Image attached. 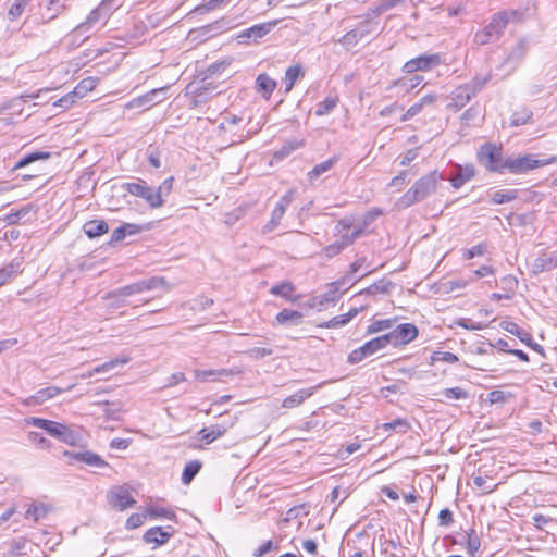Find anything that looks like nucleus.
Here are the masks:
<instances>
[{
    "instance_id": "nucleus-26",
    "label": "nucleus",
    "mask_w": 557,
    "mask_h": 557,
    "mask_svg": "<svg viewBox=\"0 0 557 557\" xmlns=\"http://www.w3.org/2000/svg\"><path fill=\"white\" fill-rule=\"evenodd\" d=\"M502 327L506 332L516 335L522 343L531 345V334L525 330L521 329L517 323L505 321L502 323Z\"/></svg>"
},
{
    "instance_id": "nucleus-14",
    "label": "nucleus",
    "mask_w": 557,
    "mask_h": 557,
    "mask_svg": "<svg viewBox=\"0 0 557 557\" xmlns=\"http://www.w3.org/2000/svg\"><path fill=\"white\" fill-rule=\"evenodd\" d=\"M392 332L397 347L411 343L419 334L418 327L412 323L399 324Z\"/></svg>"
},
{
    "instance_id": "nucleus-27",
    "label": "nucleus",
    "mask_w": 557,
    "mask_h": 557,
    "mask_svg": "<svg viewBox=\"0 0 557 557\" xmlns=\"http://www.w3.org/2000/svg\"><path fill=\"white\" fill-rule=\"evenodd\" d=\"M295 286L290 282H284L277 285H273L270 293L275 296H280L289 301H296L298 297H293Z\"/></svg>"
},
{
    "instance_id": "nucleus-21",
    "label": "nucleus",
    "mask_w": 557,
    "mask_h": 557,
    "mask_svg": "<svg viewBox=\"0 0 557 557\" xmlns=\"http://www.w3.org/2000/svg\"><path fill=\"white\" fill-rule=\"evenodd\" d=\"M228 426L223 424H213L208 428L201 429L197 436L200 441H203L206 444H210L214 442L216 438L223 436L227 432Z\"/></svg>"
},
{
    "instance_id": "nucleus-12",
    "label": "nucleus",
    "mask_w": 557,
    "mask_h": 557,
    "mask_svg": "<svg viewBox=\"0 0 557 557\" xmlns=\"http://www.w3.org/2000/svg\"><path fill=\"white\" fill-rule=\"evenodd\" d=\"M108 502L112 507L121 511L125 510L127 507H131L136 503V500L131 495L129 491L122 486H115L109 491Z\"/></svg>"
},
{
    "instance_id": "nucleus-60",
    "label": "nucleus",
    "mask_w": 557,
    "mask_h": 557,
    "mask_svg": "<svg viewBox=\"0 0 557 557\" xmlns=\"http://www.w3.org/2000/svg\"><path fill=\"white\" fill-rule=\"evenodd\" d=\"M409 428V424L406 420H403V419H396L392 422H388V423H384L383 424V429L385 431H389V430H398L399 432H403L405 433Z\"/></svg>"
},
{
    "instance_id": "nucleus-38",
    "label": "nucleus",
    "mask_w": 557,
    "mask_h": 557,
    "mask_svg": "<svg viewBox=\"0 0 557 557\" xmlns=\"http://www.w3.org/2000/svg\"><path fill=\"white\" fill-rule=\"evenodd\" d=\"M98 84V79L95 77H86L82 79L77 86L73 89L74 94L78 98H83L87 92L94 90Z\"/></svg>"
},
{
    "instance_id": "nucleus-34",
    "label": "nucleus",
    "mask_w": 557,
    "mask_h": 557,
    "mask_svg": "<svg viewBox=\"0 0 557 557\" xmlns=\"http://www.w3.org/2000/svg\"><path fill=\"white\" fill-rule=\"evenodd\" d=\"M257 87L263 92L265 98H269L276 87V83L267 74H260L257 77Z\"/></svg>"
},
{
    "instance_id": "nucleus-19",
    "label": "nucleus",
    "mask_w": 557,
    "mask_h": 557,
    "mask_svg": "<svg viewBox=\"0 0 557 557\" xmlns=\"http://www.w3.org/2000/svg\"><path fill=\"white\" fill-rule=\"evenodd\" d=\"M23 272V258H14L8 265L0 269V287Z\"/></svg>"
},
{
    "instance_id": "nucleus-62",
    "label": "nucleus",
    "mask_w": 557,
    "mask_h": 557,
    "mask_svg": "<svg viewBox=\"0 0 557 557\" xmlns=\"http://www.w3.org/2000/svg\"><path fill=\"white\" fill-rule=\"evenodd\" d=\"M246 354L253 359H262L267 356H271L273 354V350L271 348H264V347H253L246 351Z\"/></svg>"
},
{
    "instance_id": "nucleus-39",
    "label": "nucleus",
    "mask_w": 557,
    "mask_h": 557,
    "mask_svg": "<svg viewBox=\"0 0 557 557\" xmlns=\"http://www.w3.org/2000/svg\"><path fill=\"white\" fill-rule=\"evenodd\" d=\"M128 361H129V357H127V356L114 358L108 362H104V363L94 368V372H96L97 374L107 373L117 366L126 364Z\"/></svg>"
},
{
    "instance_id": "nucleus-24",
    "label": "nucleus",
    "mask_w": 557,
    "mask_h": 557,
    "mask_svg": "<svg viewBox=\"0 0 557 557\" xmlns=\"http://www.w3.org/2000/svg\"><path fill=\"white\" fill-rule=\"evenodd\" d=\"M304 314L297 310L283 309L280 311L275 320L278 324L286 325H300L302 323Z\"/></svg>"
},
{
    "instance_id": "nucleus-61",
    "label": "nucleus",
    "mask_w": 557,
    "mask_h": 557,
    "mask_svg": "<svg viewBox=\"0 0 557 557\" xmlns=\"http://www.w3.org/2000/svg\"><path fill=\"white\" fill-rule=\"evenodd\" d=\"M146 517H147L146 512L131 515L126 521V528L128 530H133V529L140 527L145 522Z\"/></svg>"
},
{
    "instance_id": "nucleus-59",
    "label": "nucleus",
    "mask_w": 557,
    "mask_h": 557,
    "mask_svg": "<svg viewBox=\"0 0 557 557\" xmlns=\"http://www.w3.org/2000/svg\"><path fill=\"white\" fill-rule=\"evenodd\" d=\"M173 182H174V178L173 177H168L165 178L157 189V193L159 195V197L161 199L164 200V197H168L171 191H172V188H173Z\"/></svg>"
},
{
    "instance_id": "nucleus-63",
    "label": "nucleus",
    "mask_w": 557,
    "mask_h": 557,
    "mask_svg": "<svg viewBox=\"0 0 557 557\" xmlns=\"http://www.w3.org/2000/svg\"><path fill=\"white\" fill-rule=\"evenodd\" d=\"M28 440L34 445L40 447V448H48L49 447V441L44 437L41 433L38 432H29L28 433Z\"/></svg>"
},
{
    "instance_id": "nucleus-43",
    "label": "nucleus",
    "mask_w": 557,
    "mask_h": 557,
    "mask_svg": "<svg viewBox=\"0 0 557 557\" xmlns=\"http://www.w3.org/2000/svg\"><path fill=\"white\" fill-rule=\"evenodd\" d=\"M517 198V190L508 189V190H497L492 196V201L496 205H502L509 202Z\"/></svg>"
},
{
    "instance_id": "nucleus-47",
    "label": "nucleus",
    "mask_w": 557,
    "mask_h": 557,
    "mask_svg": "<svg viewBox=\"0 0 557 557\" xmlns=\"http://www.w3.org/2000/svg\"><path fill=\"white\" fill-rule=\"evenodd\" d=\"M446 362V363H456L458 362V357L449 351H434L431 356V363L435 362Z\"/></svg>"
},
{
    "instance_id": "nucleus-48",
    "label": "nucleus",
    "mask_w": 557,
    "mask_h": 557,
    "mask_svg": "<svg viewBox=\"0 0 557 557\" xmlns=\"http://www.w3.org/2000/svg\"><path fill=\"white\" fill-rule=\"evenodd\" d=\"M146 185L147 184L144 181H140L138 183H124L122 185V188L125 191L129 193L131 195L140 198L141 195H144L143 191L145 190Z\"/></svg>"
},
{
    "instance_id": "nucleus-10",
    "label": "nucleus",
    "mask_w": 557,
    "mask_h": 557,
    "mask_svg": "<svg viewBox=\"0 0 557 557\" xmlns=\"http://www.w3.org/2000/svg\"><path fill=\"white\" fill-rule=\"evenodd\" d=\"M165 91H166L165 87L154 88V89L146 92L145 95H141V96L137 97V98L132 99L126 104V107L128 109H133V108L149 109L152 106L158 104V103L162 102L165 99V97H164Z\"/></svg>"
},
{
    "instance_id": "nucleus-54",
    "label": "nucleus",
    "mask_w": 557,
    "mask_h": 557,
    "mask_svg": "<svg viewBox=\"0 0 557 557\" xmlns=\"http://www.w3.org/2000/svg\"><path fill=\"white\" fill-rule=\"evenodd\" d=\"M370 355L368 354V350L364 346V344L352 350L349 356H348V362L351 363V364H355V363H359L360 361H362L363 359H366L367 357H369Z\"/></svg>"
},
{
    "instance_id": "nucleus-64",
    "label": "nucleus",
    "mask_w": 557,
    "mask_h": 557,
    "mask_svg": "<svg viewBox=\"0 0 557 557\" xmlns=\"http://www.w3.org/2000/svg\"><path fill=\"white\" fill-rule=\"evenodd\" d=\"M422 110H423V107L418 101V102L413 103L410 108H408V110L400 117V121L407 122V121L411 120L412 117H414L416 115H418L419 113H421Z\"/></svg>"
},
{
    "instance_id": "nucleus-29",
    "label": "nucleus",
    "mask_w": 557,
    "mask_h": 557,
    "mask_svg": "<svg viewBox=\"0 0 557 557\" xmlns=\"http://www.w3.org/2000/svg\"><path fill=\"white\" fill-rule=\"evenodd\" d=\"M338 161L337 157H332L327 159L326 161H323L319 164H317L309 173H308V180L312 183L314 182L321 174L327 172L331 170L335 163Z\"/></svg>"
},
{
    "instance_id": "nucleus-44",
    "label": "nucleus",
    "mask_w": 557,
    "mask_h": 557,
    "mask_svg": "<svg viewBox=\"0 0 557 557\" xmlns=\"http://www.w3.org/2000/svg\"><path fill=\"white\" fill-rule=\"evenodd\" d=\"M337 104V98L327 97L317 104L315 114L323 116L329 114Z\"/></svg>"
},
{
    "instance_id": "nucleus-9",
    "label": "nucleus",
    "mask_w": 557,
    "mask_h": 557,
    "mask_svg": "<svg viewBox=\"0 0 557 557\" xmlns=\"http://www.w3.org/2000/svg\"><path fill=\"white\" fill-rule=\"evenodd\" d=\"M295 190L289 189L286 194H284L276 206L274 207L271 219L268 223H265L262 227V233L268 234L273 232L280 224L282 218L284 216L286 209L292 203L294 199Z\"/></svg>"
},
{
    "instance_id": "nucleus-15",
    "label": "nucleus",
    "mask_w": 557,
    "mask_h": 557,
    "mask_svg": "<svg viewBox=\"0 0 557 557\" xmlns=\"http://www.w3.org/2000/svg\"><path fill=\"white\" fill-rule=\"evenodd\" d=\"M73 386L74 385H71L65 389H61L57 386H48V387L37 391L34 395L25 398L23 400V403L26 406L41 405L45 401H47L48 399H51V398L55 397L57 395L61 394L63 391H71L73 388Z\"/></svg>"
},
{
    "instance_id": "nucleus-6",
    "label": "nucleus",
    "mask_w": 557,
    "mask_h": 557,
    "mask_svg": "<svg viewBox=\"0 0 557 557\" xmlns=\"http://www.w3.org/2000/svg\"><path fill=\"white\" fill-rule=\"evenodd\" d=\"M488 78H478L457 87L451 94V101L448 108L458 111L463 108L487 83Z\"/></svg>"
},
{
    "instance_id": "nucleus-42",
    "label": "nucleus",
    "mask_w": 557,
    "mask_h": 557,
    "mask_svg": "<svg viewBox=\"0 0 557 557\" xmlns=\"http://www.w3.org/2000/svg\"><path fill=\"white\" fill-rule=\"evenodd\" d=\"M302 146H304V140H301V139H293V140L286 141L282 146V148L278 151H276L275 156L278 159H283Z\"/></svg>"
},
{
    "instance_id": "nucleus-16",
    "label": "nucleus",
    "mask_w": 557,
    "mask_h": 557,
    "mask_svg": "<svg viewBox=\"0 0 557 557\" xmlns=\"http://www.w3.org/2000/svg\"><path fill=\"white\" fill-rule=\"evenodd\" d=\"M557 267V255L554 252H543L531 263L533 274L552 271Z\"/></svg>"
},
{
    "instance_id": "nucleus-18",
    "label": "nucleus",
    "mask_w": 557,
    "mask_h": 557,
    "mask_svg": "<svg viewBox=\"0 0 557 557\" xmlns=\"http://www.w3.org/2000/svg\"><path fill=\"white\" fill-rule=\"evenodd\" d=\"M195 377L201 382L206 381H223V377H230L238 373L233 369H219V370H195Z\"/></svg>"
},
{
    "instance_id": "nucleus-36",
    "label": "nucleus",
    "mask_w": 557,
    "mask_h": 557,
    "mask_svg": "<svg viewBox=\"0 0 557 557\" xmlns=\"http://www.w3.org/2000/svg\"><path fill=\"white\" fill-rule=\"evenodd\" d=\"M304 75V70L300 65H294L287 69L285 73V91L288 92L293 89L295 82Z\"/></svg>"
},
{
    "instance_id": "nucleus-17",
    "label": "nucleus",
    "mask_w": 557,
    "mask_h": 557,
    "mask_svg": "<svg viewBox=\"0 0 557 557\" xmlns=\"http://www.w3.org/2000/svg\"><path fill=\"white\" fill-rule=\"evenodd\" d=\"M109 9L107 7H102L101 3L94 9L87 18L82 22L76 28L73 30L74 34L83 35L88 32L100 18L107 14Z\"/></svg>"
},
{
    "instance_id": "nucleus-58",
    "label": "nucleus",
    "mask_w": 557,
    "mask_h": 557,
    "mask_svg": "<svg viewBox=\"0 0 557 557\" xmlns=\"http://www.w3.org/2000/svg\"><path fill=\"white\" fill-rule=\"evenodd\" d=\"M78 99V97L74 94V91H71L63 96L62 98L58 99L53 106L59 107L62 109H69L73 106V103Z\"/></svg>"
},
{
    "instance_id": "nucleus-30",
    "label": "nucleus",
    "mask_w": 557,
    "mask_h": 557,
    "mask_svg": "<svg viewBox=\"0 0 557 557\" xmlns=\"http://www.w3.org/2000/svg\"><path fill=\"white\" fill-rule=\"evenodd\" d=\"M202 465L199 460H191L187 462L183 469L182 473V482L185 485H188L194 478L198 474L200 471Z\"/></svg>"
},
{
    "instance_id": "nucleus-50",
    "label": "nucleus",
    "mask_w": 557,
    "mask_h": 557,
    "mask_svg": "<svg viewBox=\"0 0 557 557\" xmlns=\"http://www.w3.org/2000/svg\"><path fill=\"white\" fill-rule=\"evenodd\" d=\"M146 513L147 516H150L152 518H168V519H171L172 517H174V513L166 509V508H163V507H159V506H150L146 509Z\"/></svg>"
},
{
    "instance_id": "nucleus-32",
    "label": "nucleus",
    "mask_w": 557,
    "mask_h": 557,
    "mask_svg": "<svg viewBox=\"0 0 557 557\" xmlns=\"http://www.w3.org/2000/svg\"><path fill=\"white\" fill-rule=\"evenodd\" d=\"M50 158L49 152L45 151H36L28 154H25L23 158L20 159V161L14 165L13 171L25 168L29 165L30 163H34L39 160H47Z\"/></svg>"
},
{
    "instance_id": "nucleus-40",
    "label": "nucleus",
    "mask_w": 557,
    "mask_h": 557,
    "mask_svg": "<svg viewBox=\"0 0 557 557\" xmlns=\"http://www.w3.org/2000/svg\"><path fill=\"white\" fill-rule=\"evenodd\" d=\"M48 508L44 504H35L29 506V508L25 512L26 519H33L34 521H39L47 516Z\"/></svg>"
},
{
    "instance_id": "nucleus-4",
    "label": "nucleus",
    "mask_w": 557,
    "mask_h": 557,
    "mask_svg": "<svg viewBox=\"0 0 557 557\" xmlns=\"http://www.w3.org/2000/svg\"><path fill=\"white\" fill-rule=\"evenodd\" d=\"M557 163V156L548 159H536L533 154L509 157L505 159V171L511 174H524L531 170Z\"/></svg>"
},
{
    "instance_id": "nucleus-37",
    "label": "nucleus",
    "mask_w": 557,
    "mask_h": 557,
    "mask_svg": "<svg viewBox=\"0 0 557 557\" xmlns=\"http://www.w3.org/2000/svg\"><path fill=\"white\" fill-rule=\"evenodd\" d=\"M231 0H203V2L197 5L194 10L195 13L205 14L210 11L218 10L227 5Z\"/></svg>"
},
{
    "instance_id": "nucleus-35",
    "label": "nucleus",
    "mask_w": 557,
    "mask_h": 557,
    "mask_svg": "<svg viewBox=\"0 0 557 557\" xmlns=\"http://www.w3.org/2000/svg\"><path fill=\"white\" fill-rule=\"evenodd\" d=\"M533 113L531 110L527 108H521L519 110H516L510 119V125L511 126H520L528 124L532 121Z\"/></svg>"
},
{
    "instance_id": "nucleus-13",
    "label": "nucleus",
    "mask_w": 557,
    "mask_h": 557,
    "mask_svg": "<svg viewBox=\"0 0 557 557\" xmlns=\"http://www.w3.org/2000/svg\"><path fill=\"white\" fill-rule=\"evenodd\" d=\"M64 456L69 458V462H82L95 468H104L108 463L97 454L91 451H64Z\"/></svg>"
},
{
    "instance_id": "nucleus-41",
    "label": "nucleus",
    "mask_w": 557,
    "mask_h": 557,
    "mask_svg": "<svg viewBox=\"0 0 557 557\" xmlns=\"http://www.w3.org/2000/svg\"><path fill=\"white\" fill-rule=\"evenodd\" d=\"M275 25H276V22L258 24V25H253L252 27L248 28V32L250 33L252 40L256 41L257 39L265 36L272 29V27H274Z\"/></svg>"
},
{
    "instance_id": "nucleus-49",
    "label": "nucleus",
    "mask_w": 557,
    "mask_h": 557,
    "mask_svg": "<svg viewBox=\"0 0 557 557\" xmlns=\"http://www.w3.org/2000/svg\"><path fill=\"white\" fill-rule=\"evenodd\" d=\"M160 150L158 147L149 146L146 150V157L151 166L159 169L161 166Z\"/></svg>"
},
{
    "instance_id": "nucleus-33",
    "label": "nucleus",
    "mask_w": 557,
    "mask_h": 557,
    "mask_svg": "<svg viewBox=\"0 0 557 557\" xmlns=\"http://www.w3.org/2000/svg\"><path fill=\"white\" fill-rule=\"evenodd\" d=\"M143 193L144 195H141L140 198L144 199L150 208L156 209L163 206L164 200L159 197L154 187L146 185Z\"/></svg>"
},
{
    "instance_id": "nucleus-57",
    "label": "nucleus",
    "mask_w": 557,
    "mask_h": 557,
    "mask_svg": "<svg viewBox=\"0 0 557 557\" xmlns=\"http://www.w3.org/2000/svg\"><path fill=\"white\" fill-rule=\"evenodd\" d=\"M443 395L448 399H466L468 397V393L459 386L446 388Z\"/></svg>"
},
{
    "instance_id": "nucleus-7",
    "label": "nucleus",
    "mask_w": 557,
    "mask_h": 557,
    "mask_svg": "<svg viewBox=\"0 0 557 557\" xmlns=\"http://www.w3.org/2000/svg\"><path fill=\"white\" fill-rule=\"evenodd\" d=\"M478 157L480 163L488 171L498 173L505 172V159H503L502 156V147L485 144L480 148Z\"/></svg>"
},
{
    "instance_id": "nucleus-46",
    "label": "nucleus",
    "mask_w": 557,
    "mask_h": 557,
    "mask_svg": "<svg viewBox=\"0 0 557 557\" xmlns=\"http://www.w3.org/2000/svg\"><path fill=\"white\" fill-rule=\"evenodd\" d=\"M394 325V320L392 319H384V320H376L373 321L368 327H367V334H374L379 333L381 331L389 330Z\"/></svg>"
},
{
    "instance_id": "nucleus-25",
    "label": "nucleus",
    "mask_w": 557,
    "mask_h": 557,
    "mask_svg": "<svg viewBox=\"0 0 557 557\" xmlns=\"http://www.w3.org/2000/svg\"><path fill=\"white\" fill-rule=\"evenodd\" d=\"M83 230L89 238H96L108 233L109 226L102 220H90L84 224Z\"/></svg>"
},
{
    "instance_id": "nucleus-23",
    "label": "nucleus",
    "mask_w": 557,
    "mask_h": 557,
    "mask_svg": "<svg viewBox=\"0 0 557 557\" xmlns=\"http://www.w3.org/2000/svg\"><path fill=\"white\" fill-rule=\"evenodd\" d=\"M338 285H343L341 283V280L335 283H332L329 292L313 297L310 307H319L321 309L329 302H335L337 300Z\"/></svg>"
},
{
    "instance_id": "nucleus-2",
    "label": "nucleus",
    "mask_w": 557,
    "mask_h": 557,
    "mask_svg": "<svg viewBox=\"0 0 557 557\" xmlns=\"http://www.w3.org/2000/svg\"><path fill=\"white\" fill-rule=\"evenodd\" d=\"M26 424L42 429L52 437L69 445H74L78 440V435L73 430L55 421L32 417L26 420Z\"/></svg>"
},
{
    "instance_id": "nucleus-53",
    "label": "nucleus",
    "mask_w": 557,
    "mask_h": 557,
    "mask_svg": "<svg viewBox=\"0 0 557 557\" xmlns=\"http://www.w3.org/2000/svg\"><path fill=\"white\" fill-rule=\"evenodd\" d=\"M468 282L465 280H451L441 284V290L443 293H450L456 289L465 288Z\"/></svg>"
},
{
    "instance_id": "nucleus-22",
    "label": "nucleus",
    "mask_w": 557,
    "mask_h": 557,
    "mask_svg": "<svg viewBox=\"0 0 557 557\" xmlns=\"http://www.w3.org/2000/svg\"><path fill=\"white\" fill-rule=\"evenodd\" d=\"M172 536L171 532L165 531L161 527H153L146 531L144 541L146 543H154L157 545L165 544Z\"/></svg>"
},
{
    "instance_id": "nucleus-45",
    "label": "nucleus",
    "mask_w": 557,
    "mask_h": 557,
    "mask_svg": "<svg viewBox=\"0 0 557 557\" xmlns=\"http://www.w3.org/2000/svg\"><path fill=\"white\" fill-rule=\"evenodd\" d=\"M364 262H366L364 257H360L356 261H354L349 267L348 273L345 276H343V278L341 280V283L342 284L355 283L356 280L354 278V274L357 273L359 271V269H361L363 267Z\"/></svg>"
},
{
    "instance_id": "nucleus-5",
    "label": "nucleus",
    "mask_w": 557,
    "mask_h": 557,
    "mask_svg": "<svg viewBox=\"0 0 557 557\" xmlns=\"http://www.w3.org/2000/svg\"><path fill=\"white\" fill-rule=\"evenodd\" d=\"M508 23L509 13H506V10L499 11L493 15L491 22L485 28L475 33L474 41L478 45H487L488 42L498 39L503 35Z\"/></svg>"
},
{
    "instance_id": "nucleus-3",
    "label": "nucleus",
    "mask_w": 557,
    "mask_h": 557,
    "mask_svg": "<svg viewBox=\"0 0 557 557\" xmlns=\"http://www.w3.org/2000/svg\"><path fill=\"white\" fill-rule=\"evenodd\" d=\"M165 285V280L163 277H151L145 281H138L136 283L120 287L113 292H110L106 295V299H114L115 301L112 305L116 307L123 305V300L120 298L132 296L135 294H140L146 290H152Z\"/></svg>"
},
{
    "instance_id": "nucleus-28",
    "label": "nucleus",
    "mask_w": 557,
    "mask_h": 557,
    "mask_svg": "<svg viewBox=\"0 0 557 557\" xmlns=\"http://www.w3.org/2000/svg\"><path fill=\"white\" fill-rule=\"evenodd\" d=\"M473 175H474V170L472 166H466V168L458 166V173L450 178L451 186L455 189H458L466 182H468L470 178H472Z\"/></svg>"
},
{
    "instance_id": "nucleus-11",
    "label": "nucleus",
    "mask_w": 557,
    "mask_h": 557,
    "mask_svg": "<svg viewBox=\"0 0 557 557\" xmlns=\"http://www.w3.org/2000/svg\"><path fill=\"white\" fill-rule=\"evenodd\" d=\"M441 62V58L438 54H422L417 58H413L407 61L403 71L405 73H413L417 71H429L434 66L438 65Z\"/></svg>"
},
{
    "instance_id": "nucleus-31",
    "label": "nucleus",
    "mask_w": 557,
    "mask_h": 557,
    "mask_svg": "<svg viewBox=\"0 0 557 557\" xmlns=\"http://www.w3.org/2000/svg\"><path fill=\"white\" fill-rule=\"evenodd\" d=\"M394 284L391 281L386 280H380L362 292L360 294H367V295H375V294H389L393 289Z\"/></svg>"
},
{
    "instance_id": "nucleus-56",
    "label": "nucleus",
    "mask_w": 557,
    "mask_h": 557,
    "mask_svg": "<svg viewBox=\"0 0 557 557\" xmlns=\"http://www.w3.org/2000/svg\"><path fill=\"white\" fill-rule=\"evenodd\" d=\"M348 322H349V315H346L344 313V314H341V315L332 318L331 320H329V321L324 322L323 324H321V326L322 327H326V329H335V327H338V326H344Z\"/></svg>"
},
{
    "instance_id": "nucleus-51",
    "label": "nucleus",
    "mask_w": 557,
    "mask_h": 557,
    "mask_svg": "<svg viewBox=\"0 0 557 557\" xmlns=\"http://www.w3.org/2000/svg\"><path fill=\"white\" fill-rule=\"evenodd\" d=\"M361 39L360 30H349L341 39L339 42L346 47H354Z\"/></svg>"
},
{
    "instance_id": "nucleus-20",
    "label": "nucleus",
    "mask_w": 557,
    "mask_h": 557,
    "mask_svg": "<svg viewBox=\"0 0 557 557\" xmlns=\"http://www.w3.org/2000/svg\"><path fill=\"white\" fill-rule=\"evenodd\" d=\"M321 385H318V386H313V387H310V388H304V389H299L297 391L295 394L286 397L283 403H282V406L284 408H287V409H292V408H295V407H298L299 405H301L307 398L311 397L314 393V391L320 387Z\"/></svg>"
},
{
    "instance_id": "nucleus-8",
    "label": "nucleus",
    "mask_w": 557,
    "mask_h": 557,
    "mask_svg": "<svg viewBox=\"0 0 557 557\" xmlns=\"http://www.w3.org/2000/svg\"><path fill=\"white\" fill-rule=\"evenodd\" d=\"M363 225L355 226L350 218H344L337 222L334 235L338 238L336 242L346 248L363 233Z\"/></svg>"
},
{
    "instance_id": "nucleus-55",
    "label": "nucleus",
    "mask_w": 557,
    "mask_h": 557,
    "mask_svg": "<svg viewBox=\"0 0 557 557\" xmlns=\"http://www.w3.org/2000/svg\"><path fill=\"white\" fill-rule=\"evenodd\" d=\"M467 548H468V552L471 554V555H474L480 546H481V542H480V539L479 536L475 534L474 530H471L468 534H467Z\"/></svg>"
},
{
    "instance_id": "nucleus-52",
    "label": "nucleus",
    "mask_w": 557,
    "mask_h": 557,
    "mask_svg": "<svg viewBox=\"0 0 557 557\" xmlns=\"http://www.w3.org/2000/svg\"><path fill=\"white\" fill-rule=\"evenodd\" d=\"M29 2H30V0H15L8 12L10 18L16 20L23 13L25 7Z\"/></svg>"
},
{
    "instance_id": "nucleus-1",
    "label": "nucleus",
    "mask_w": 557,
    "mask_h": 557,
    "mask_svg": "<svg viewBox=\"0 0 557 557\" xmlns=\"http://www.w3.org/2000/svg\"><path fill=\"white\" fill-rule=\"evenodd\" d=\"M442 178L436 171H432L420 177L397 201L400 208H408L424 200L435 193L438 180Z\"/></svg>"
}]
</instances>
